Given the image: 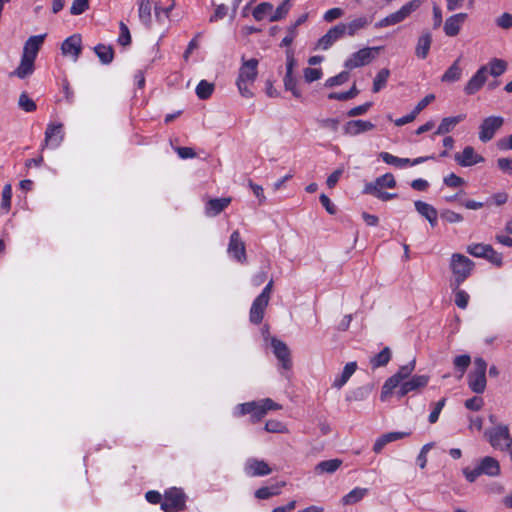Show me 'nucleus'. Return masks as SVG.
<instances>
[{
  "label": "nucleus",
  "mask_w": 512,
  "mask_h": 512,
  "mask_svg": "<svg viewBox=\"0 0 512 512\" xmlns=\"http://www.w3.org/2000/svg\"><path fill=\"white\" fill-rule=\"evenodd\" d=\"M379 156L386 164L393 165L398 168H404L410 164V159L400 158L388 152H381Z\"/></svg>",
  "instance_id": "obj_33"
},
{
  "label": "nucleus",
  "mask_w": 512,
  "mask_h": 512,
  "mask_svg": "<svg viewBox=\"0 0 512 512\" xmlns=\"http://www.w3.org/2000/svg\"><path fill=\"white\" fill-rule=\"evenodd\" d=\"M495 23L502 29H510L512 27V14L503 13L496 18Z\"/></svg>",
  "instance_id": "obj_56"
},
{
  "label": "nucleus",
  "mask_w": 512,
  "mask_h": 512,
  "mask_svg": "<svg viewBox=\"0 0 512 512\" xmlns=\"http://www.w3.org/2000/svg\"><path fill=\"white\" fill-rule=\"evenodd\" d=\"M464 118L465 115H457L443 118L437 130L434 132V135H445L451 132L458 123L464 120Z\"/></svg>",
  "instance_id": "obj_28"
},
{
  "label": "nucleus",
  "mask_w": 512,
  "mask_h": 512,
  "mask_svg": "<svg viewBox=\"0 0 512 512\" xmlns=\"http://www.w3.org/2000/svg\"><path fill=\"white\" fill-rule=\"evenodd\" d=\"M421 5L420 0H411L405 3L398 11L393 12L385 18L379 20L376 24V28H383L396 25L401 23L408 18L414 11H416Z\"/></svg>",
  "instance_id": "obj_7"
},
{
  "label": "nucleus",
  "mask_w": 512,
  "mask_h": 512,
  "mask_svg": "<svg viewBox=\"0 0 512 512\" xmlns=\"http://www.w3.org/2000/svg\"><path fill=\"white\" fill-rule=\"evenodd\" d=\"M471 363V357L467 354H464V355H459V356H456L453 360V364L455 366L456 369L459 370L460 372V375H459V378H461L466 369L468 368V366L470 365Z\"/></svg>",
  "instance_id": "obj_41"
},
{
  "label": "nucleus",
  "mask_w": 512,
  "mask_h": 512,
  "mask_svg": "<svg viewBox=\"0 0 512 512\" xmlns=\"http://www.w3.org/2000/svg\"><path fill=\"white\" fill-rule=\"evenodd\" d=\"M228 13V8L224 4H219L216 6L214 14L210 16L209 22L215 23L221 19H223Z\"/></svg>",
  "instance_id": "obj_57"
},
{
  "label": "nucleus",
  "mask_w": 512,
  "mask_h": 512,
  "mask_svg": "<svg viewBox=\"0 0 512 512\" xmlns=\"http://www.w3.org/2000/svg\"><path fill=\"white\" fill-rule=\"evenodd\" d=\"M95 53L103 64H109L114 58V51L111 46L99 44L94 48Z\"/></svg>",
  "instance_id": "obj_34"
},
{
  "label": "nucleus",
  "mask_w": 512,
  "mask_h": 512,
  "mask_svg": "<svg viewBox=\"0 0 512 512\" xmlns=\"http://www.w3.org/2000/svg\"><path fill=\"white\" fill-rule=\"evenodd\" d=\"M391 359V350L388 347H385L382 351H380L377 355H375L371 359V365L373 368H379L382 366H386Z\"/></svg>",
  "instance_id": "obj_36"
},
{
  "label": "nucleus",
  "mask_w": 512,
  "mask_h": 512,
  "mask_svg": "<svg viewBox=\"0 0 512 512\" xmlns=\"http://www.w3.org/2000/svg\"><path fill=\"white\" fill-rule=\"evenodd\" d=\"M213 91L214 85L206 80H201L196 87V94L202 100L208 99Z\"/></svg>",
  "instance_id": "obj_37"
},
{
  "label": "nucleus",
  "mask_w": 512,
  "mask_h": 512,
  "mask_svg": "<svg viewBox=\"0 0 512 512\" xmlns=\"http://www.w3.org/2000/svg\"><path fill=\"white\" fill-rule=\"evenodd\" d=\"M375 125L368 120H354V135L372 130Z\"/></svg>",
  "instance_id": "obj_52"
},
{
  "label": "nucleus",
  "mask_w": 512,
  "mask_h": 512,
  "mask_svg": "<svg viewBox=\"0 0 512 512\" xmlns=\"http://www.w3.org/2000/svg\"><path fill=\"white\" fill-rule=\"evenodd\" d=\"M322 72L317 68L304 69V78L307 82H313L321 78Z\"/></svg>",
  "instance_id": "obj_60"
},
{
  "label": "nucleus",
  "mask_w": 512,
  "mask_h": 512,
  "mask_svg": "<svg viewBox=\"0 0 512 512\" xmlns=\"http://www.w3.org/2000/svg\"><path fill=\"white\" fill-rule=\"evenodd\" d=\"M120 35L118 37V43L122 46H127L131 43V35L127 25L120 22Z\"/></svg>",
  "instance_id": "obj_53"
},
{
  "label": "nucleus",
  "mask_w": 512,
  "mask_h": 512,
  "mask_svg": "<svg viewBox=\"0 0 512 512\" xmlns=\"http://www.w3.org/2000/svg\"><path fill=\"white\" fill-rule=\"evenodd\" d=\"M396 186V180L391 173H386L378 178L375 181L367 183L364 188V193L373 194L375 190H383L384 188H394Z\"/></svg>",
  "instance_id": "obj_20"
},
{
  "label": "nucleus",
  "mask_w": 512,
  "mask_h": 512,
  "mask_svg": "<svg viewBox=\"0 0 512 512\" xmlns=\"http://www.w3.org/2000/svg\"><path fill=\"white\" fill-rule=\"evenodd\" d=\"M484 405V400L481 397H472L465 401V407L472 411H479Z\"/></svg>",
  "instance_id": "obj_58"
},
{
  "label": "nucleus",
  "mask_w": 512,
  "mask_h": 512,
  "mask_svg": "<svg viewBox=\"0 0 512 512\" xmlns=\"http://www.w3.org/2000/svg\"><path fill=\"white\" fill-rule=\"evenodd\" d=\"M414 206L416 211L426 218L432 227L437 225L438 212L432 205L418 200L414 202Z\"/></svg>",
  "instance_id": "obj_24"
},
{
  "label": "nucleus",
  "mask_w": 512,
  "mask_h": 512,
  "mask_svg": "<svg viewBox=\"0 0 512 512\" xmlns=\"http://www.w3.org/2000/svg\"><path fill=\"white\" fill-rule=\"evenodd\" d=\"M428 382V375H414L400 383L398 390H394V394H396L398 398H402L410 392L424 388Z\"/></svg>",
  "instance_id": "obj_11"
},
{
  "label": "nucleus",
  "mask_w": 512,
  "mask_h": 512,
  "mask_svg": "<svg viewBox=\"0 0 512 512\" xmlns=\"http://www.w3.org/2000/svg\"><path fill=\"white\" fill-rule=\"evenodd\" d=\"M409 435H410V432H389V433L383 434L379 438L376 439L374 446H373V450H374V452L379 453L382 451V449L388 443L408 437Z\"/></svg>",
  "instance_id": "obj_25"
},
{
  "label": "nucleus",
  "mask_w": 512,
  "mask_h": 512,
  "mask_svg": "<svg viewBox=\"0 0 512 512\" xmlns=\"http://www.w3.org/2000/svg\"><path fill=\"white\" fill-rule=\"evenodd\" d=\"M497 165L504 173L512 175V158H499Z\"/></svg>",
  "instance_id": "obj_64"
},
{
  "label": "nucleus",
  "mask_w": 512,
  "mask_h": 512,
  "mask_svg": "<svg viewBox=\"0 0 512 512\" xmlns=\"http://www.w3.org/2000/svg\"><path fill=\"white\" fill-rule=\"evenodd\" d=\"M18 105L25 112H33L36 110L35 102L25 92L19 96Z\"/></svg>",
  "instance_id": "obj_43"
},
{
  "label": "nucleus",
  "mask_w": 512,
  "mask_h": 512,
  "mask_svg": "<svg viewBox=\"0 0 512 512\" xmlns=\"http://www.w3.org/2000/svg\"><path fill=\"white\" fill-rule=\"evenodd\" d=\"M474 262L467 256L454 253L450 258V270L453 275V279L450 283L452 290H457L458 287L471 275L474 269Z\"/></svg>",
  "instance_id": "obj_1"
},
{
  "label": "nucleus",
  "mask_w": 512,
  "mask_h": 512,
  "mask_svg": "<svg viewBox=\"0 0 512 512\" xmlns=\"http://www.w3.org/2000/svg\"><path fill=\"white\" fill-rule=\"evenodd\" d=\"M273 10V5L269 2H262L258 4L253 10V17L257 21H261L265 18V16L271 13Z\"/></svg>",
  "instance_id": "obj_40"
},
{
  "label": "nucleus",
  "mask_w": 512,
  "mask_h": 512,
  "mask_svg": "<svg viewBox=\"0 0 512 512\" xmlns=\"http://www.w3.org/2000/svg\"><path fill=\"white\" fill-rule=\"evenodd\" d=\"M230 203V197L210 199L206 205V214L208 216H216L227 208Z\"/></svg>",
  "instance_id": "obj_27"
},
{
  "label": "nucleus",
  "mask_w": 512,
  "mask_h": 512,
  "mask_svg": "<svg viewBox=\"0 0 512 512\" xmlns=\"http://www.w3.org/2000/svg\"><path fill=\"white\" fill-rule=\"evenodd\" d=\"M432 44V35L430 32H423L418 38L415 54L420 59H425L430 51V47Z\"/></svg>",
  "instance_id": "obj_26"
},
{
  "label": "nucleus",
  "mask_w": 512,
  "mask_h": 512,
  "mask_svg": "<svg viewBox=\"0 0 512 512\" xmlns=\"http://www.w3.org/2000/svg\"><path fill=\"white\" fill-rule=\"evenodd\" d=\"M383 50V47H365L354 53V67H361L372 63Z\"/></svg>",
  "instance_id": "obj_12"
},
{
  "label": "nucleus",
  "mask_w": 512,
  "mask_h": 512,
  "mask_svg": "<svg viewBox=\"0 0 512 512\" xmlns=\"http://www.w3.org/2000/svg\"><path fill=\"white\" fill-rule=\"evenodd\" d=\"M283 81L286 90L291 91L296 98H299L301 96V92L297 88V81L293 77V75H285Z\"/></svg>",
  "instance_id": "obj_46"
},
{
  "label": "nucleus",
  "mask_w": 512,
  "mask_h": 512,
  "mask_svg": "<svg viewBox=\"0 0 512 512\" xmlns=\"http://www.w3.org/2000/svg\"><path fill=\"white\" fill-rule=\"evenodd\" d=\"M487 362L477 357L474 359V368L468 374V386L477 394H482L487 386L486 380Z\"/></svg>",
  "instance_id": "obj_6"
},
{
  "label": "nucleus",
  "mask_w": 512,
  "mask_h": 512,
  "mask_svg": "<svg viewBox=\"0 0 512 512\" xmlns=\"http://www.w3.org/2000/svg\"><path fill=\"white\" fill-rule=\"evenodd\" d=\"M34 71V60L22 56L20 65L15 70L14 74L21 79L31 75Z\"/></svg>",
  "instance_id": "obj_32"
},
{
  "label": "nucleus",
  "mask_w": 512,
  "mask_h": 512,
  "mask_svg": "<svg viewBox=\"0 0 512 512\" xmlns=\"http://www.w3.org/2000/svg\"><path fill=\"white\" fill-rule=\"evenodd\" d=\"M454 158L462 167L473 166L484 161V158L476 153L471 146H466L462 152L456 153Z\"/></svg>",
  "instance_id": "obj_18"
},
{
  "label": "nucleus",
  "mask_w": 512,
  "mask_h": 512,
  "mask_svg": "<svg viewBox=\"0 0 512 512\" xmlns=\"http://www.w3.org/2000/svg\"><path fill=\"white\" fill-rule=\"evenodd\" d=\"M82 40L79 34H74L65 39L61 45L62 54L71 56L73 61H77L82 50Z\"/></svg>",
  "instance_id": "obj_17"
},
{
  "label": "nucleus",
  "mask_w": 512,
  "mask_h": 512,
  "mask_svg": "<svg viewBox=\"0 0 512 512\" xmlns=\"http://www.w3.org/2000/svg\"><path fill=\"white\" fill-rule=\"evenodd\" d=\"M265 297H259L254 300L250 309V321L253 324H260L264 317V312L268 306L269 301L264 299Z\"/></svg>",
  "instance_id": "obj_23"
},
{
  "label": "nucleus",
  "mask_w": 512,
  "mask_h": 512,
  "mask_svg": "<svg viewBox=\"0 0 512 512\" xmlns=\"http://www.w3.org/2000/svg\"><path fill=\"white\" fill-rule=\"evenodd\" d=\"M138 16L141 22L147 26H151V0H139L138 3Z\"/></svg>",
  "instance_id": "obj_31"
},
{
  "label": "nucleus",
  "mask_w": 512,
  "mask_h": 512,
  "mask_svg": "<svg viewBox=\"0 0 512 512\" xmlns=\"http://www.w3.org/2000/svg\"><path fill=\"white\" fill-rule=\"evenodd\" d=\"M12 187L10 184H6L2 190L1 207L6 211H9L11 207Z\"/></svg>",
  "instance_id": "obj_49"
},
{
  "label": "nucleus",
  "mask_w": 512,
  "mask_h": 512,
  "mask_svg": "<svg viewBox=\"0 0 512 512\" xmlns=\"http://www.w3.org/2000/svg\"><path fill=\"white\" fill-rule=\"evenodd\" d=\"M500 472L499 461L491 456L481 458L474 468L466 467L463 469V474L470 483L475 482L481 475L496 477Z\"/></svg>",
  "instance_id": "obj_3"
},
{
  "label": "nucleus",
  "mask_w": 512,
  "mask_h": 512,
  "mask_svg": "<svg viewBox=\"0 0 512 512\" xmlns=\"http://www.w3.org/2000/svg\"><path fill=\"white\" fill-rule=\"evenodd\" d=\"M352 376V362L347 363L342 374L334 380L333 386L340 389Z\"/></svg>",
  "instance_id": "obj_42"
},
{
  "label": "nucleus",
  "mask_w": 512,
  "mask_h": 512,
  "mask_svg": "<svg viewBox=\"0 0 512 512\" xmlns=\"http://www.w3.org/2000/svg\"><path fill=\"white\" fill-rule=\"evenodd\" d=\"M487 76L488 66H481L465 85L464 92L467 95H473L478 92L485 84Z\"/></svg>",
  "instance_id": "obj_13"
},
{
  "label": "nucleus",
  "mask_w": 512,
  "mask_h": 512,
  "mask_svg": "<svg viewBox=\"0 0 512 512\" xmlns=\"http://www.w3.org/2000/svg\"><path fill=\"white\" fill-rule=\"evenodd\" d=\"M389 76H390V71L388 69H386V68L381 69L377 73V75L373 81V92H379L381 89H383L387 84V80H388Z\"/></svg>",
  "instance_id": "obj_38"
},
{
  "label": "nucleus",
  "mask_w": 512,
  "mask_h": 512,
  "mask_svg": "<svg viewBox=\"0 0 512 512\" xmlns=\"http://www.w3.org/2000/svg\"><path fill=\"white\" fill-rule=\"evenodd\" d=\"M349 80V73L348 72H341L340 74L331 77L326 80L325 85L328 87L338 86L341 85Z\"/></svg>",
  "instance_id": "obj_54"
},
{
  "label": "nucleus",
  "mask_w": 512,
  "mask_h": 512,
  "mask_svg": "<svg viewBox=\"0 0 512 512\" xmlns=\"http://www.w3.org/2000/svg\"><path fill=\"white\" fill-rule=\"evenodd\" d=\"M484 437L492 448L499 451H508L512 445V436L508 425L497 424L484 431Z\"/></svg>",
  "instance_id": "obj_4"
},
{
  "label": "nucleus",
  "mask_w": 512,
  "mask_h": 512,
  "mask_svg": "<svg viewBox=\"0 0 512 512\" xmlns=\"http://www.w3.org/2000/svg\"><path fill=\"white\" fill-rule=\"evenodd\" d=\"M290 9L289 0H285L281 5H279L276 11L270 16L269 20L271 22H275L281 20L286 16Z\"/></svg>",
  "instance_id": "obj_45"
},
{
  "label": "nucleus",
  "mask_w": 512,
  "mask_h": 512,
  "mask_svg": "<svg viewBox=\"0 0 512 512\" xmlns=\"http://www.w3.org/2000/svg\"><path fill=\"white\" fill-rule=\"evenodd\" d=\"M484 259L488 260L490 263L498 267L502 266L503 264L502 255L499 252L495 251L491 245L489 246Z\"/></svg>",
  "instance_id": "obj_48"
},
{
  "label": "nucleus",
  "mask_w": 512,
  "mask_h": 512,
  "mask_svg": "<svg viewBox=\"0 0 512 512\" xmlns=\"http://www.w3.org/2000/svg\"><path fill=\"white\" fill-rule=\"evenodd\" d=\"M445 403H446L445 398H443V399L439 400L437 403H435L434 409L429 414V422L431 424H434L438 421L439 415H440L443 407L445 406Z\"/></svg>",
  "instance_id": "obj_55"
},
{
  "label": "nucleus",
  "mask_w": 512,
  "mask_h": 512,
  "mask_svg": "<svg viewBox=\"0 0 512 512\" xmlns=\"http://www.w3.org/2000/svg\"><path fill=\"white\" fill-rule=\"evenodd\" d=\"M504 119L501 116H489L483 119L479 127V139L486 143L490 141L496 131L502 127Z\"/></svg>",
  "instance_id": "obj_10"
},
{
  "label": "nucleus",
  "mask_w": 512,
  "mask_h": 512,
  "mask_svg": "<svg viewBox=\"0 0 512 512\" xmlns=\"http://www.w3.org/2000/svg\"><path fill=\"white\" fill-rule=\"evenodd\" d=\"M89 8V0H74L70 8L72 15H80Z\"/></svg>",
  "instance_id": "obj_50"
},
{
  "label": "nucleus",
  "mask_w": 512,
  "mask_h": 512,
  "mask_svg": "<svg viewBox=\"0 0 512 512\" xmlns=\"http://www.w3.org/2000/svg\"><path fill=\"white\" fill-rule=\"evenodd\" d=\"M372 389H373V386L370 384L359 387L356 391H354V400L366 399L370 395Z\"/></svg>",
  "instance_id": "obj_61"
},
{
  "label": "nucleus",
  "mask_w": 512,
  "mask_h": 512,
  "mask_svg": "<svg viewBox=\"0 0 512 512\" xmlns=\"http://www.w3.org/2000/svg\"><path fill=\"white\" fill-rule=\"evenodd\" d=\"M186 495L179 488H170L163 496L161 508L165 512H178L185 508Z\"/></svg>",
  "instance_id": "obj_8"
},
{
  "label": "nucleus",
  "mask_w": 512,
  "mask_h": 512,
  "mask_svg": "<svg viewBox=\"0 0 512 512\" xmlns=\"http://www.w3.org/2000/svg\"><path fill=\"white\" fill-rule=\"evenodd\" d=\"M441 217L443 220L449 223H459L463 221V216L459 213H456L452 210H445L441 213Z\"/></svg>",
  "instance_id": "obj_59"
},
{
  "label": "nucleus",
  "mask_w": 512,
  "mask_h": 512,
  "mask_svg": "<svg viewBox=\"0 0 512 512\" xmlns=\"http://www.w3.org/2000/svg\"><path fill=\"white\" fill-rule=\"evenodd\" d=\"M487 66L488 74H491L494 77L502 75L507 69V63L504 60L498 58L492 59Z\"/></svg>",
  "instance_id": "obj_35"
},
{
  "label": "nucleus",
  "mask_w": 512,
  "mask_h": 512,
  "mask_svg": "<svg viewBox=\"0 0 512 512\" xmlns=\"http://www.w3.org/2000/svg\"><path fill=\"white\" fill-rule=\"evenodd\" d=\"M466 18V13H457L448 17L444 23L445 34L449 37L458 35Z\"/></svg>",
  "instance_id": "obj_21"
},
{
  "label": "nucleus",
  "mask_w": 512,
  "mask_h": 512,
  "mask_svg": "<svg viewBox=\"0 0 512 512\" xmlns=\"http://www.w3.org/2000/svg\"><path fill=\"white\" fill-rule=\"evenodd\" d=\"M444 183L449 187L456 188L461 186L464 183V180L456 174L450 173L444 178Z\"/></svg>",
  "instance_id": "obj_62"
},
{
  "label": "nucleus",
  "mask_w": 512,
  "mask_h": 512,
  "mask_svg": "<svg viewBox=\"0 0 512 512\" xmlns=\"http://www.w3.org/2000/svg\"><path fill=\"white\" fill-rule=\"evenodd\" d=\"M458 58L442 75L441 81L444 83H452L458 81L462 76V68L459 65Z\"/></svg>",
  "instance_id": "obj_30"
},
{
  "label": "nucleus",
  "mask_w": 512,
  "mask_h": 512,
  "mask_svg": "<svg viewBox=\"0 0 512 512\" xmlns=\"http://www.w3.org/2000/svg\"><path fill=\"white\" fill-rule=\"evenodd\" d=\"M46 34L31 36L25 42L22 56L35 61L38 51L45 40Z\"/></svg>",
  "instance_id": "obj_22"
},
{
  "label": "nucleus",
  "mask_w": 512,
  "mask_h": 512,
  "mask_svg": "<svg viewBox=\"0 0 512 512\" xmlns=\"http://www.w3.org/2000/svg\"><path fill=\"white\" fill-rule=\"evenodd\" d=\"M245 473L250 477L266 476L272 472V469L264 460L249 458L244 465Z\"/></svg>",
  "instance_id": "obj_15"
},
{
  "label": "nucleus",
  "mask_w": 512,
  "mask_h": 512,
  "mask_svg": "<svg viewBox=\"0 0 512 512\" xmlns=\"http://www.w3.org/2000/svg\"><path fill=\"white\" fill-rule=\"evenodd\" d=\"M265 430L271 433H284L287 431V428L278 420H269L265 424Z\"/></svg>",
  "instance_id": "obj_51"
},
{
  "label": "nucleus",
  "mask_w": 512,
  "mask_h": 512,
  "mask_svg": "<svg viewBox=\"0 0 512 512\" xmlns=\"http://www.w3.org/2000/svg\"><path fill=\"white\" fill-rule=\"evenodd\" d=\"M258 60L255 58L249 60H243L242 65L239 68V74L237 77L236 85L239 89L240 94L245 98L253 97V92L250 86L254 83L258 75Z\"/></svg>",
  "instance_id": "obj_2"
},
{
  "label": "nucleus",
  "mask_w": 512,
  "mask_h": 512,
  "mask_svg": "<svg viewBox=\"0 0 512 512\" xmlns=\"http://www.w3.org/2000/svg\"><path fill=\"white\" fill-rule=\"evenodd\" d=\"M227 251L239 262H244L246 260L245 244L241 240L238 230L231 234Z\"/></svg>",
  "instance_id": "obj_16"
},
{
  "label": "nucleus",
  "mask_w": 512,
  "mask_h": 512,
  "mask_svg": "<svg viewBox=\"0 0 512 512\" xmlns=\"http://www.w3.org/2000/svg\"><path fill=\"white\" fill-rule=\"evenodd\" d=\"M453 292L455 294V304L457 307L460 309L467 308L470 299L469 294L465 290L459 289V287L457 290H453Z\"/></svg>",
  "instance_id": "obj_44"
},
{
  "label": "nucleus",
  "mask_w": 512,
  "mask_h": 512,
  "mask_svg": "<svg viewBox=\"0 0 512 512\" xmlns=\"http://www.w3.org/2000/svg\"><path fill=\"white\" fill-rule=\"evenodd\" d=\"M64 139L63 125L61 123L48 124L45 131V140L42 148L44 147H58Z\"/></svg>",
  "instance_id": "obj_14"
},
{
  "label": "nucleus",
  "mask_w": 512,
  "mask_h": 512,
  "mask_svg": "<svg viewBox=\"0 0 512 512\" xmlns=\"http://www.w3.org/2000/svg\"><path fill=\"white\" fill-rule=\"evenodd\" d=\"M435 99L434 94H428L425 96L421 101L418 102V104L413 109L414 115H418L423 109L426 108L433 100Z\"/></svg>",
  "instance_id": "obj_63"
},
{
  "label": "nucleus",
  "mask_w": 512,
  "mask_h": 512,
  "mask_svg": "<svg viewBox=\"0 0 512 512\" xmlns=\"http://www.w3.org/2000/svg\"><path fill=\"white\" fill-rule=\"evenodd\" d=\"M271 345L273 352L279 362L282 364V367L286 370H289L292 366V361L288 346L283 341L275 338L271 340Z\"/></svg>",
  "instance_id": "obj_19"
},
{
  "label": "nucleus",
  "mask_w": 512,
  "mask_h": 512,
  "mask_svg": "<svg viewBox=\"0 0 512 512\" xmlns=\"http://www.w3.org/2000/svg\"><path fill=\"white\" fill-rule=\"evenodd\" d=\"M489 246V244L484 243H472L467 246L466 251L473 257L484 258Z\"/></svg>",
  "instance_id": "obj_39"
},
{
  "label": "nucleus",
  "mask_w": 512,
  "mask_h": 512,
  "mask_svg": "<svg viewBox=\"0 0 512 512\" xmlns=\"http://www.w3.org/2000/svg\"><path fill=\"white\" fill-rule=\"evenodd\" d=\"M415 365V360H412L408 364L401 366L395 374L384 382L380 394L381 401H387L394 394V390L398 388L400 383L410 377L415 369Z\"/></svg>",
  "instance_id": "obj_5"
},
{
  "label": "nucleus",
  "mask_w": 512,
  "mask_h": 512,
  "mask_svg": "<svg viewBox=\"0 0 512 512\" xmlns=\"http://www.w3.org/2000/svg\"><path fill=\"white\" fill-rule=\"evenodd\" d=\"M348 29H352V24L346 25L340 23L335 25L317 41L315 49L328 50L330 47L333 46L334 43H336L346 35Z\"/></svg>",
  "instance_id": "obj_9"
},
{
  "label": "nucleus",
  "mask_w": 512,
  "mask_h": 512,
  "mask_svg": "<svg viewBox=\"0 0 512 512\" xmlns=\"http://www.w3.org/2000/svg\"><path fill=\"white\" fill-rule=\"evenodd\" d=\"M341 465L342 460L340 459H330L321 461L315 466L314 472L317 475L332 474L335 471H337Z\"/></svg>",
  "instance_id": "obj_29"
},
{
  "label": "nucleus",
  "mask_w": 512,
  "mask_h": 512,
  "mask_svg": "<svg viewBox=\"0 0 512 512\" xmlns=\"http://www.w3.org/2000/svg\"><path fill=\"white\" fill-rule=\"evenodd\" d=\"M484 259L488 260L490 263L498 267L502 266L503 264L502 255L499 252L495 251L491 245L489 246Z\"/></svg>",
  "instance_id": "obj_47"
}]
</instances>
